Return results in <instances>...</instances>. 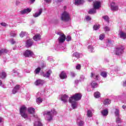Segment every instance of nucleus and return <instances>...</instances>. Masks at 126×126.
Returning <instances> with one entry per match:
<instances>
[{
  "label": "nucleus",
  "instance_id": "f257e3e1",
  "mask_svg": "<svg viewBox=\"0 0 126 126\" xmlns=\"http://www.w3.org/2000/svg\"><path fill=\"white\" fill-rule=\"evenodd\" d=\"M65 35L64 34H60V36L58 38V44H56L55 46V49L56 51H59L60 50H63V51H66L65 49V46H63V43L65 41Z\"/></svg>",
  "mask_w": 126,
  "mask_h": 126
},
{
  "label": "nucleus",
  "instance_id": "7c9ffc66",
  "mask_svg": "<svg viewBox=\"0 0 126 126\" xmlns=\"http://www.w3.org/2000/svg\"><path fill=\"white\" fill-rule=\"evenodd\" d=\"M100 75H101L102 77H104V78H106V77L108 76V73L106 71H102L101 72Z\"/></svg>",
  "mask_w": 126,
  "mask_h": 126
},
{
  "label": "nucleus",
  "instance_id": "0eeeda50",
  "mask_svg": "<svg viewBox=\"0 0 126 126\" xmlns=\"http://www.w3.org/2000/svg\"><path fill=\"white\" fill-rule=\"evenodd\" d=\"M61 19L62 20V21H64L65 22L69 21V20H70V16H69V14H68L66 11H64L62 14Z\"/></svg>",
  "mask_w": 126,
  "mask_h": 126
},
{
  "label": "nucleus",
  "instance_id": "f03ea898",
  "mask_svg": "<svg viewBox=\"0 0 126 126\" xmlns=\"http://www.w3.org/2000/svg\"><path fill=\"white\" fill-rule=\"evenodd\" d=\"M82 97V95H81V94L77 93L69 98V102L71 104L73 109H76L77 108V101L81 100Z\"/></svg>",
  "mask_w": 126,
  "mask_h": 126
},
{
  "label": "nucleus",
  "instance_id": "09e8293b",
  "mask_svg": "<svg viewBox=\"0 0 126 126\" xmlns=\"http://www.w3.org/2000/svg\"><path fill=\"white\" fill-rule=\"evenodd\" d=\"M47 60L49 62H53L54 60L53 59V57H48L47 58Z\"/></svg>",
  "mask_w": 126,
  "mask_h": 126
},
{
  "label": "nucleus",
  "instance_id": "72a5a7b5",
  "mask_svg": "<svg viewBox=\"0 0 126 126\" xmlns=\"http://www.w3.org/2000/svg\"><path fill=\"white\" fill-rule=\"evenodd\" d=\"M42 102H43V99H42V98L38 97L36 98V103L38 105H40V104H41V103H42Z\"/></svg>",
  "mask_w": 126,
  "mask_h": 126
},
{
  "label": "nucleus",
  "instance_id": "2eb2a0df",
  "mask_svg": "<svg viewBox=\"0 0 126 126\" xmlns=\"http://www.w3.org/2000/svg\"><path fill=\"white\" fill-rule=\"evenodd\" d=\"M32 45H33V40L32 39H29L26 42V46L27 48H30V47H32Z\"/></svg>",
  "mask_w": 126,
  "mask_h": 126
},
{
  "label": "nucleus",
  "instance_id": "f8f14e48",
  "mask_svg": "<svg viewBox=\"0 0 126 126\" xmlns=\"http://www.w3.org/2000/svg\"><path fill=\"white\" fill-rule=\"evenodd\" d=\"M21 86L19 85H16L13 89L12 92L13 94H16L17 92H19L20 90Z\"/></svg>",
  "mask_w": 126,
  "mask_h": 126
},
{
  "label": "nucleus",
  "instance_id": "9d476101",
  "mask_svg": "<svg viewBox=\"0 0 126 126\" xmlns=\"http://www.w3.org/2000/svg\"><path fill=\"white\" fill-rule=\"evenodd\" d=\"M45 83H46V81L45 80L40 79L36 80L35 82V85L36 86L39 85H43Z\"/></svg>",
  "mask_w": 126,
  "mask_h": 126
},
{
  "label": "nucleus",
  "instance_id": "bf43d9fd",
  "mask_svg": "<svg viewBox=\"0 0 126 126\" xmlns=\"http://www.w3.org/2000/svg\"><path fill=\"white\" fill-rule=\"evenodd\" d=\"M20 3V2L19 1H16V5H19Z\"/></svg>",
  "mask_w": 126,
  "mask_h": 126
},
{
  "label": "nucleus",
  "instance_id": "f704fd0d",
  "mask_svg": "<svg viewBox=\"0 0 126 126\" xmlns=\"http://www.w3.org/2000/svg\"><path fill=\"white\" fill-rule=\"evenodd\" d=\"M115 115L116 117H120V110L118 108L115 109Z\"/></svg>",
  "mask_w": 126,
  "mask_h": 126
},
{
  "label": "nucleus",
  "instance_id": "69168bd1",
  "mask_svg": "<svg viewBox=\"0 0 126 126\" xmlns=\"http://www.w3.org/2000/svg\"><path fill=\"white\" fill-rule=\"evenodd\" d=\"M45 66H46L44 65V64H42V65H41V67H42V68H44V67H45Z\"/></svg>",
  "mask_w": 126,
  "mask_h": 126
},
{
  "label": "nucleus",
  "instance_id": "2f4dec72",
  "mask_svg": "<svg viewBox=\"0 0 126 126\" xmlns=\"http://www.w3.org/2000/svg\"><path fill=\"white\" fill-rule=\"evenodd\" d=\"M34 126H43V125L39 121H36L34 124Z\"/></svg>",
  "mask_w": 126,
  "mask_h": 126
},
{
  "label": "nucleus",
  "instance_id": "49530a36",
  "mask_svg": "<svg viewBox=\"0 0 126 126\" xmlns=\"http://www.w3.org/2000/svg\"><path fill=\"white\" fill-rule=\"evenodd\" d=\"M116 123L117 124H120V123H121V118H120V117H117Z\"/></svg>",
  "mask_w": 126,
  "mask_h": 126
},
{
  "label": "nucleus",
  "instance_id": "6ab92c4d",
  "mask_svg": "<svg viewBox=\"0 0 126 126\" xmlns=\"http://www.w3.org/2000/svg\"><path fill=\"white\" fill-rule=\"evenodd\" d=\"M38 12H36L35 14H33V17H38V16H40V14H42V12H43L42 8L38 9Z\"/></svg>",
  "mask_w": 126,
  "mask_h": 126
},
{
  "label": "nucleus",
  "instance_id": "393cba45",
  "mask_svg": "<svg viewBox=\"0 0 126 126\" xmlns=\"http://www.w3.org/2000/svg\"><path fill=\"white\" fill-rule=\"evenodd\" d=\"M101 114L103 117H105L106 116H108V114H109V112L108 111V110L107 109H104L101 111Z\"/></svg>",
  "mask_w": 126,
  "mask_h": 126
},
{
  "label": "nucleus",
  "instance_id": "412c9836",
  "mask_svg": "<svg viewBox=\"0 0 126 126\" xmlns=\"http://www.w3.org/2000/svg\"><path fill=\"white\" fill-rule=\"evenodd\" d=\"M33 39L34 41H40L41 35L39 34H36L33 37Z\"/></svg>",
  "mask_w": 126,
  "mask_h": 126
},
{
  "label": "nucleus",
  "instance_id": "58836bf2",
  "mask_svg": "<svg viewBox=\"0 0 126 126\" xmlns=\"http://www.w3.org/2000/svg\"><path fill=\"white\" fill-rule=\"evenodd\" d=\"M87 116L89 118H91V117H92V111H91V110H88L87 112Z\"/></svg>",
  "mask_w": 126,
  "mask_h": 126
},
{
  "label": "nucleus",
  "instance_id": "c03bdc74",
  "mask_svg": "<svg viewBox=\"0 0 126 126\" xmlns=\"http://www.w3.org/2000/svg\"><path fill=\"white\" fill-rule=\"evenodd\" d=\"M104 30L105 32H108L110 31V28H109L108 26H105L104 28Z\"/></svg>",
  "mask_w": 126,
  "mask_h": 126
},
{
  "label": "nucleus",
  "instance_id": "6e6552de",
  "mask_svg": "<svg viewBox=\"0 0 126 126\" xmlns=\"http://www.w3.org/2000/svg\"><path fill=\"white\" fill-rule=\"evenodd\" d=\"M24 56L26 57V58H31L34 56V53L30 50H27L24 53Z\"/></svg>",
  "mask_w": 126,
  "mask_h": 126
},
{
  "label": "nucleus",
  "instance_id": "39448f33",
  "mask_svg": "<svg viewBox=\"0 0 126 126\" xmlns=\"http://www.w3.org/2000/svg\"><path fill=\"white\" fill-rule=\"evenodd\" d=\"M125 46L120 45L119 46H117L114 50V54L116 55V56H122V54L124 53Z\"/></svg>",
  "mask_w": 126,
  "mask_h": 126
},
{
  "label": "nucleus",
  "instance_id": "c756f323",
  "mask_svg": "<svg viewBox=\"0 0 126 126\" xmlns=\"http://www.w3.org/2000/svg\"><path fill=\"white\" fill-rule=\"evenodd\" d=\"M88 49L89 51L91 53H93V52H94V47H93V45H89L88 47Z\"/></svg>",
  "mask_w": 126,
  "mask_h": 126
},
{
  "label": "nucleus",
  "instance_id": "aec40b11",
  "mask_svg": "<svg viewBox=\"0 0 126 126\" xmlns=\"http://www.w3.org/2000/svg\"><path fill=\"white\" fill-rule=\"evenodd\" d=\"M77 125L78 126H84V121L81 120L79 118H78L77 120Z\"/></svg>",
  "mask_w": 126,
  "mask_h": 126
},
{
  "label": "nucleus",
  "instance_id": "dca6fc26",
  "mask_svg": "<svg viewBox=\"0 0 126 126\" xmlns=\"http://www.w3.org/2000/svg\"><path fill=\"white\" fill-rule=\"evenodd\" d=\"M32 9L30 8H26L22 11H21V14H26V13H29V12H31Z\"/></svg>",
  "mask_w": 126,
  "mask_h": 126
},
{
  "label": "nucleus",
  "instance_id": "5701e85b",
  "mask_svg": "<svg viewBox=\"0 0 126 126\" xmlns=\"http://www.w3.org/2000/svg\"><path fill=\"white\" fill-rule=\"evenodd\" d=\"M7 51L5 49H2L0 50V56H2V55H4L5 54H7Z\"/></svg>",
  "mask_w": 126,
  "mask_h": 126
},
{
  "label": "nucleus",
  "instance_id": "1a4fd4ad",
  "mask_svg": "<svg viewBox=\"0 0 126 126\" xmlns=\"http://www.w3.org/2000/svg\"><path fill=\"white\" fill-rule=\"evenodd\" d=\"M51 74H52V70L49 69L46 72H43L42 76H43V77H45V78H50Z\"/></svg>",
  "mask_w": 126,
  "mask_h": 126
},
{
  "label": "nucleus",
  "instance_id": "c85d7f7f",
  "mask_svg": "<svg viewBox=\"0 0 126 126\" xmlns=\"http://www.w3.org/2000/svg\"><path fill=\"white\" fill-rule=\"evenodd\" d=\"M104 105H109L111 104V100L109 99H106L103 101Z\"/></svg>",
  "mask_w": 126,
  "mask_h": 126
},
{
  "label": "nucleus",
  "instance_id": "423d86ee",
  "mask_svg": "<svg viewBox=\"0 0 126 126\" xmlns=\"http://www.w3.org/2000/svg\"><path fill=\"white\" fill-rule=\"evenodd\" d=\"M27 112V108L25 105L21 106L20 108V114L24 119H28V116L26 112Z\"/></svg>",
  "mask_w": 126,
  "mask_h": 126
},
{
  "label": "nucleus",
  "instance_id": "7ed1b4c3",
  "mask_svg": "<svg viewBox=\"0 0 126 126\" xmlns=\"http://www.w3.org/2000/svg\"><path fill=\"white\" fill-rule=\"evenodd\" d=\"M43 115L46 121L51 122L53 120V117L57 115V111L54 109L51 111L46 110L43 112Z\"/></svg>",
  "mask_w": 126,
  "mask_h": 126
},
{
  "label": "nucleus",
  "instance_id": "c9c22d12",
  "mask_svg": "<svg viewBox=\"0 0 126 126\" xmlns=\"http://www.w3.org/2000/svg\"><path fill=\"white\" fill-rule=\"evenodd\" d=\"M40 71H41V68L38 67L35 69L34 73L35 74H39V73H40Z\"/></svg>",
  "mask_w": 126,
  "mask_h": 126
},
{
  "label": "nucleus",
  "instance_id": "a18cd8bd",
  "mask_svg": "<svg viewBox=\"0 0 126 126\" xmlns=\"http://www.w3.org/2000/svg\"><path fill=\"white\" fill-rule=\"evenodd\" d=\"M25 34H26V32H22L20 33V36L21 38H23L24 36H25Z\"/></svg>",
  "mask_w": 126,
  "mask_h": 126
},
{
  "label": "nucleus",
  "instance_id": "680f3d73",
  "mask_svg": "<svg viewBox=\"0 0 126 126\" xmlns=\"http://www.w3.org/2000/svg\"><path fill=\"white\" fill-rule=\"evenodd\" d=\"M63 1V0H57V2H61Z\"/></svg>",
  "mask_w": 126,
  "mask_h": 126
},
{
  "label": "nucleus",
  "instance_id": "cd10ccee",
  "mask_svg": "<svg viewBox=\"0 0 126 126\" xmlns=\"http://www.w3.org/2000/svg\"><path fill=\"white\" fill-rule=\"evenodd\" d=\"M96 10L94 8L91 9L89 11L88 13L89 14H94L96 13Z\"/></svg>",
  "mask_w": 126,
  "mask_h": 126
},
{
  "label": "nucleus",
  "instance_id": "ddd939ff",
  "mask_svg": "<svg viewBox=\"0 0 126 126\" xmlns=\"http://www.w3.org/2000/svg\"><path fill=\"white\" fill-rule=\"evenodd\" d=\"M110 8L111 10H113V11H116V10H118L119 9L118 6L116 5L115 2H112L110 4Z\"/></svg>",
  "mask_w": 126,
  "mask_h": 126
},
{
  "label": "nucleus",
  "instance_id": "4c0bfd02",
  "mask_svg": "<svg viewBox=\"0 0 126 126\" xmlns=\"http://www.w3.org/2000/svg\"><path fill=\"white\" fill-rule=\"evenodd\" d=\"M0 77L2 79L5 78L6 77V73L5 72H2Z\"/></svg>",
  "mask_w": 126,
  "mask_h": 126
},
{
  "label": "nucleus",
  "instance_id": "4be33fe9",
  "mask_svg": "<svg viewBox=\"0 0 126 126\" xmlns=\"http://www.w3.org/2000/svg\"><path fill=\"white\" fill-rule=\"evenodd\" d=\"M82 56V54H80L78 52H75L73 54V58H76L77 59H79L80 57Z\"/></svg>",
  "mask_w": 126,
  "mask_h": 126
},
{
  "label": "nucleus",
  "instance_id": "603ef678",
  "mask_svg": "<svg viewBox=\"0 0 126 126\" xmlns=\"http://www.w3.org/2000/svg\"><path fill=\"white\" fill-rule=\"evenodd\" d=\"M0 24L1 25V26H3L4 27L7 26V24H6L5 23H1Z\"/></svg>",
  "mask_w": 126,
  "mask_h": 126
},
{
  "label": "nucleus",
  "instance_id": "5fc2aeb1",
  "mask_svg": "<svg viewBox=\"0 0 126 126\" xmlns=\"http://www.w3.org/2000/svg\"><path fill=\"white\" fill-rule=\"evenodd\" d=\"M76 69H80L81 68V66L80 64H78L77 66H76Z\"/></svg>",
  "mask_w": 126,
  "mask_h": 126
},
{
  "label": "nucleus",
  "instance_id": "de8ad7c7",
  "mask_svg": "<svg viewBox=\"0 0 126 126\" xmlns=\"http://www.w3.org/2000/svg\"><path fill=\"white\" fill-rule=\"evenodd\" d=\"M10 43L12 44V45H14V44H15L16 42L15 41V40H14L13 38H11L10 39Z\"/></svg>",
  "mask_w": 126,
  "mask_h": 126
},
{
  "label": "nucleus",
  "instance_id": "473e14b6",
  "mask_svg": "<svg viewBox=\"0 0 126 126\" xmlns=\"http://www.w3.org/2000/svg\"><path fill=\"white\" fill-rule=\"evenodd\" d=\"M83 3V0H75V4H81Z\"/></svg>",
  "mask_w": 126,
  "mask_h": 126
},
{
  "label": "nucleus",
  "instance_id": "6e6d98bb",
  "mask_svg": "<svg viewBox=\"0 0 126 126\" xmlns=\"http://www.w3.org/2000/svg\"><path fill=\"white\" fill-rule=\"evenodd\" d=\"M44 1L46 2V3H50V2H51V0H44Z\"/></svg>",
  "mask_w": 126,
  "mask_h": 126
},
{
  "label": "nucleus",
  "instance_id": "052dcab7",
  "mask_svg": "<svg viewBox=\"0 0 126 126\" xmlns=\"http://www.w3.org/2000/svg\"><path fill=\"white\" fill-rule=\"evenodd\" d=\"M122 108L124 110H126V105H123Z\"/></svg>",
  "mask_w": 126,
  "mask_h": 126
},
{
  "label": "nucleus",
  "instance_id": "13d9d810",
  "mask_svg": "<svg viewBox=\"0 0 126 126\" xmlns=\"http://www.w3.org/2000/svg\"><path fill=\"white\" fill-rule=\"evenodd\" d=\"M35 0H30L31 3H34Z\"/></svg>",
  "mask_w": 126,
  "mask_h": 126
},
{
  "label": "nucleus",
  "instance_id": "bb28decb",
  "mask_svg": "<svg viewBox=\"0 0 126 126\" xmlns=\"http://www.w3.org/2000/svg\"><path fill=\"white\" fill-rule=\"evenodd\" d=\"M94 97L96 98V99L98 98H100L101 97V94H100V92H96L94 93Z\"/></svg>",
  "mask_w": 126,
  "mask_h": 126
},
{
  "label": "nucleus",
  "instance_id": "0e129e2a",
  "mask_svg": "<svg viewBox=\"0 0 126 126\" xmlns=\"http://www.w3.org/2000/svg\"><path fill=\"white\" fill-rule=\"evenodd\" d=\"M1 85H2V82L0 80V86H1Z\"/></svg>",
  "mask_w": 126,
  "mask_h": 126
},
{
  "label": "nucleus",
  "instance_id": "a211bd4d",
  "mask_svg": "<svg viewBox=\"0 0 126 126\" xmlns=\"http://www.w3.org/2000/svg\"><path fill=\"white\" fill-rule=\"evenodd\" d=\"M100 3L99 1H95L94 3V8L96 9H99L100 8Z\"/></svg>",
  "mask_w": 126,
  "mask_h": 126
},
{
  "label": "nucleus",
  "instance_id": "a19ab883",
  "mask_svg": "<svg viewBox=\"0 0 126 126\" xmlns=\"http://www.w3.org/2000/svg\"><path fill=\"white\" fill-rule=\"evenodd\" d=\"M65 40L67 41V42L71 41V36H70V35H67L66 36Z\"/></svg>",
  "mask_w": 126,
  "mask_h": 126
},
{
  "label": "nucleus",
  "instance_id": "e2e57ef3",
  "mask_svg": "<svg viewBox=\"0 0 126 126\" xmlns=\"http://www.w3.org/2000/svg\"><path fill=\"white\" fill-rule=\"evenodd\" d=\"M0 123H2V118L0 117Z\"/></svg>",
  "mask_w": 126,
  "mask_h": 126
},
{
  "label": "nucleus",
  "instance_id": "a878e982",
  "mask_svg": "<svg viewBox=\"0 0 126 126\" xmlns=\"http://www.w3.org/2000/svg\"><path fill=\"white\" fill-rule=\"evenodd\" d=\"M28 112L30 114H34L35 113V109L30 107L28 109Z\"/></svg>",
  "mask_w": 126,
  "mask_h": 126
},
{
  "label": "nucleus",
  "instance_id": "4d7b16f0",
  "mask_svg": "<svg viewBox=\"0 0 126 126\" xmlns=\"http://www.w3.org/2000/svg\"><path fill=\"white\" fill-rule=\"evenodd\" d=\"M123 86L126 87V80L123 82Z\"/></svg>",
  "mask_w": 126,
  "mask_h": 126
},
{
  "label": "nucleus",
  "instance_id": "20e7f679",
  "mask_svg": "<svg viewBox=\"0 0 126 126\" xmlns=\"http://www.w3.org/2000/svg\"><path fill=\"white\" fill-rule=\"evenodd\" d=\"M91 77L93 79L91 83V86L92 88H97L98 86L97 81L100 79L99 75L91 73Z\"/></svg>",
  "mask_w": 126,
  "mask_h": 126
},
{
  "label": "nucleus",
  "instance_id": "37998d69",
  "mask_svg": "<svg viewBox=\"0 0 126 126\" xmlns=\"http://www.w3.org/2000/svg\"><path fill=\"white\" fill-rule=\"evenodd\" d=\"M102 18H103L105 21H107V22H109V17L108 16H104L102 17Z\"/></svg>",
  "mask_w": 126,
  "mask_h": 126
},
{
  "label": "nucleus",
  "instance_id": "ea45409f",
  "mask_svg": "<svg viewBox=\"0 0 126 126\" xmlns=\"http://www.w3.org/2000/svg\"><path fill=\"white\" fill-rule=\"evenodd\" d=\"M100 28V26L99 25H94L93 27L94 30L95 31L98 30Z\"/></svg>",
  "mask_w": 126,
  "mask_h": 126
},
{
  "label": "nucleus",
  "instance_id": "864d4df0",
  "mask_svg": "<svg viewBox=\"0 0 126 126\" xmlns=\"http://www.w3.org/2000/svg\"><path fill=\"white\" fill-rule=\"evenodd\" d=\"M71 76L72 77H74L76 75V74L74 73V72H71Z\"/></svg>",
  "mask_w": 126,
  "mask_h": 126
},
{
  "label": "nucleus",
  "instance_id": "79ce46f5",
  "mask_svg": "<svg viewBox=\"0 0 126 126\" xmlns=\"http://www.w3.org/2000/svg\"><path fill=\"white\" fill-rule=\"evenodd\" d=\"M104 38H105V34L102 33L99 35V40H101L102 41V40H103Z\"/></svg>",
  "mask_w": 126,
  "mask_h": 126
},
{
  "label": "nucleus",
  "instance_id": "9b49d317",
  "mask_svg": "<svg viewBox=\"0 0 126 126\" xmlns=\"http://www.w3.org/2000/svg\"><path fill=\"white\" fill-rule=\"evenodd\" d=\"M61 101L63 102V103H66L67 100H68V95L64 94L61 95V97L60 98Z\"/></svg>",
  "mask_w": 126,
  "mask_h": 126
},
{
  "label": "nucleus",
  "instance_id": "e433bc0d",
  "mask_svg": "<svg viewBox=\"0 0 126 126\" xmlns=\"http://www.w3.org/2000/svg\"><path fill=\"white\" fill-rule=\"evenodd\" d=\"M12 74H14V75H18V76H19V73L17 72V71L16 69H13L12 71Z\"/></svg>",
  "mask_w": 126,
  "mask_h": 126
},
{
  "label": "nucleus",
  "instance_id": "f3484780",
  "mask_svg": "<svg viewBox=\"0 0 126 126\" xmlns=\"http://www.w3.org/2000/svg\"><path fill=\"white\" fill-rule=\"evenodd\" d=\"M60 77L61 79H65L67 78V75H66V73L64 71H62L60 74Z\"/></svg>",
  "mask_w": 126,
  "mask_h": 126
},
{
  "label": "nucleus",
  "instance_id": "774afa93",
  "mask_svg": "<svg viewBox=\"0 0 126 126\" xmlns=\"http://www.w3.org/2000/svg\"><path fill=\"white\" fill-rule=\"evenodd\" d=\"M125 95H126V93H124L123 94V96H125Z\"/></svg>",
  "mask_w": 126,
  "mask_h": 126
},
{
  "label": "nucleus",
  "instance_id": "b1692460",
  "mask_svg": "<svg viewBox=\"0 0 126 126\" xmlns=\"http://www.w3.org/2000/svg\"><path fill=\"white\" fill-rule=\"evenodd\" d=\"M17 34V31H12L10 33L11 37H16Z\"/></svg>",
  "mask_w": 126,
  "mask_h": 126
},
{
  "label": "nucleus",
  "instance_id": "8fccbe9b",
  "mask_svg": "<svg viewBox=\"0 0 126 126\" xmlns=\"http://www.w3.org/2000/svg\"><path fill=\"white\" fill-rule=\"evenodd\" d=\"M85 79V77L83 75L80 76V81H84V80Z\"/></svg>",
  "mask_w": 126,
  "mask_h": 126
},
{
  "label": "nucleus",
  "instance_id": "338daca9",
  "mask_svg": "<svg viewBox=\"0 0 126 126\" xmlns=\"http://www.w3.org/2000/svg\"><path fill=\"white\" fill-rule=\"evenodd\" d=\"M52 90L51 89H48L47 91V92H50V91H51Z\"/></svg>",
  "mask_w": 126,
  "mask_h": 126
},
{
  "label": "nucleus",
  "instance_id": "3c124183",
  "mask_svg": "<svg viewBox=\"0 0 126 126\" xmlns=\"http://www.w3.org/2000/svg\"><path fill=\"white\" fill-rule=\"evenodd\" d=\"M86 20H87V21H90V20H91V17L89 16H86Z\"/></svg>",
  "mask_w": 126,
  "mask_h": 126
},
{
  "label": "nucleus",
  "instance_id": "4468645a",
  "mask_svg": "<svg viewBox=\"0 0 126 126\" xmlns=\"http://www.w3.org/2000/svg\"><path fill=\"white\" fill-rule=\"evenodd\" d=\"M119 36L121 39L123 40H126V32H125L123 31H120L119 33Z\"/></svg>",
  "mask_w": 126,
  "mask_h": 126
}]
</instances>
